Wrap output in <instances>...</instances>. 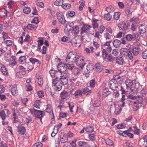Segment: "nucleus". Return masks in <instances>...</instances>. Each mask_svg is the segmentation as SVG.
Returning a JSON list of instances; mask_svg holds the SVG:
<instances>
[{"label":"nucleus","mask_w":147,"mask_h":147,"mask_svg":"<svg viewBox=\"0 0 147 147\" xmlns=\"http://www.w3.org/2000/svg\"><path fill=\"white\" fill-rule=\"evenodd\" d=\"M129 25L128 24H126L124 22H122L119 23L118 27L120 30L123 31L127 30L129 27Z\"/></svg>","instance_id":"9d476101"},{"label":"nucleus","mask_w":147,"mask_h":147,"mask_svg":"<svg viewBox=\"0 0 147 147\" xmlns=\"http://www.w3.org/2000/svg\"><path fill=\"white\" fill-rule=\"evenodd\" d=\"M67 22L68 23L66 24L65 29V30L67 32H69L73 28L74 24L73 22H71L70 23H69L68 22Z\"/></svg>","instance_id":"4468645a"},{"label":"nucleus","mask_w":147,"mask_h":147,"mask_svg":"<svg viewBox=\"0 0 147 147\" xmlns=\"http://www.w3.org/2000/svg\"><path fill=\"white\" fill-rule=\"evenodd\" d=\"M108 62H113L115 59V57L112 56L111 54L108 55L107 58H106Z\"/></svg>","instance_id":"cd10ccee"},{"label":"nucleus","mask_w":147,"mask_h":147,"mask_svg":"<svg viewBox=\"0 0 147 147\" xmlns=\"http://www.w3.org/2000/svg\"><path fill=\"white\" fill-rule=\"evenodd\" d=\"M106 10L108 12V13H110L111 12H113L114 11L113 7L111 5H109L106 8Z\"/></svg>","instance_id":"a19ab883"},{"label":"nucleus","mask_w":147,"mask_h":147,"mask_svg":"<svg viewBox=\"0 0 147 147\" xmlns=\"http://www.w3.org/2000/svg\"><path fill=\"white\" fill-rule=\"evenodd\" d=\"M112 54L115 56H117L119 54V51L117 49H113L112 52Z\"/></svg>","instance_id":"0e129e2a"},{"label":"nucleus","mask_w":147,"mask_h":147,"mask_svg":"<svg viewBox=\"0 0 147 147\" xmlns=\"http://www.w3.org/2000/svg\"><path fill=\"white\" fill-rule=\"evenodd\" d=\"M32 112L34 113L35 117L39 118L41 121V118L42 117L43 115H44V112L42 111L36 109H34Z\"/></svg>","instance_id":"9b49d317"},{"label":"nucleus","mask_w":147,"mask_h":147,"mask_svg":"<svg viewBox=\"0 0 147 147\" xmlns=\"http://www.w3.org/2000/svg\"><path fill=\"white\" fill-rule=\"evenodd\" d=\"M116 63L120 65L123 64L124 62L123 59L121 57H117L116 58Z\"/></svg>","instance_id":"5701e85b"},{"label":"nucleus","mask_w":147,"mask_h":147,"mask_svg":"<svg viewBox=\"0 0 147 147\" xmlns=\"http://www.w3.org/2000/svg\"><path fill=\"white\" fill-rule=\"evenodd\" d=\"M68 93L65 91H64L61 93L60 96L63 99H65L68 96Z\"/></svg>","instance_id":"7c9ffc66"},{"label":"nucleus","mask_w":147,"mask_h":147,"mask_svg":"<svg viewBox=\"0 0 147 147\" xmlns=\"http://www.w3.org/2000/svg\"><path fill=\"white\" fill-rule=\"evenodd\" d=\"M120 14V13L119 12H115L113 16L114 19L116 20H118L119 18Z\"/></svg>","instance_id":"c9c22d12"},{"label":"nucleus","mask_w":147,"mask_h":147,"mask_svg":"<svg viewBox=\"0 0 147 147\" xmlns=\"http://www.w3.org/2000/svg\"><path fill=\"white\" fill-rule=\"evenodd\" d=\"M80 71V69L78 68H76L74 69L73 72L75 76L78 75Z\"/></svg>","instance_id":"bf43d9fd"},{"label":"nucleus","mask_w":147,"mask_h":147,"mask_svg":"<svg viewBox=\"0 0 147 147\" xmlns=\"http://www.w3.org/2000/svg\"><path fill=\"white\" fill-rule=\"evenodd\" d=\"M71 6V5L69 3H63L62 5V6L63 8L65 9L66 10H67Z\"/></svg>","instance_id":"603ef678"},{"label":"nucleus","mask_w":147,"mask_h":147,"mask_svg":"<svg viewBox=\"0 0 147 147\" xmlns=\"http://www.w3.org/2000/svg\"><path fill=\"white\" fill-rule=\"evenodd\" d=\"M92 27V26L90 25L86 24L84 25L81 28L80 34H82L84 33L88 32L90 28H91Z\"/></svg>","instance_id":"f8f14e48"},{"label":"nucleus","mask_w":147,"mask_h":147,"mask_svg":"<svg viewBox=\"0 0 147 147\" xmlns=\"http://www.w3.org/2000/svg\"><path fill=\"white\" fill-rule=\"evenodd\" d=\"M84 58L82 56H78L75 62L76 65L82 69L85 65Z\"/></svg>","instance_id":"20e7f679"},{"label":"nucleus","mask_w":147,"mask_h":147,"mask_svg":"<svg viewBox=\"0 0 147 147\" xmlns=\"http://www.w3.org/2000/svg\"><path fill=\"white\" fill-rule=\"evenodd\" d=\"M70 76L69 74H63L61 77L59 78L58 81L61 83L63 85L67 84L68 82V78Z\"/></svg>","instance_id":"39448f33"},{"label":"nucleus","mask_w":147,"mask_h":147,"mask_svg":"<svg viewBox=\"0 0 147 147\" xmlns=\"http://www.w3.org/2000/svg\"><path fill=\"white\" fill-rule=\"evenodd\" d=\"M8 14V13H7V11L5 9L3 8L0 10V17L1 18H3Z\"/></svg>","instance_id":"aec40b11"},{"label":"nucleus","mask_w":147,"mask_h":147,"mask_svg":"<svg viewBox=\"0 0 147 147\" xmlns=\"http://www.w3.org/2000/svg\"><path fill=\"white\" fill-rule=\"evenodd\" d=\"M109 86L113 90H115L117 88L118 83L116 79L112 80L109 82Z\"/></svg>","instance_id":"1a4fd4ad"},{"label":"nucleus","mask_w":147,"mask_h":147,"mask_svg":"<svg viewBox=\"0 0 147 147\" xmlns=\"http://www.w3.org/2000/svg\"><path fill=\"white\" fill-rule=\"evenodd\" d=\"M52 81L53 85L56 86V91H59L61 89L63 84L59 82L58 80L55 79H53Z\"/></svg>","instance_id":"6e6552de"},{"label":"nucleus","mask_w":147,"mask_h":147,"mask_svg":"<svg viewBox=\"0 0 147 147\" xmlns=\"http://www.w3.org/2000/svg\"><path fill=\"white\" fill-rule=\"evenodd\" d=\"M104 37L106 40L110 39L111 37V34L108 32H106L104 34Z\"/></svg>","instance_id":"e2e57ef3"},{"label":"nucleus","mask_w":147,"mask_h":147,"mask_svg":"<svg viewBox=\"0 0 147 147\" xmlns=\"http://www.w3.org/2000/svg\"><path fill=\"white\" fill-rule=\"evenodd\" d=\"M26 71H17L16 76L17 77L20 78H22L26 74Z\"/></svg>","instance_id":"6ab92c4d"},{"label":"nucleus","mask_w":147,"mask_h":147,"mask_svg":"<svg viewBox=\"0 0 147 147\" xmlns=\"http://www.w3.org/2000/svg\"><path fill=\"white\" fill-rule=\"evenodd\" d=\"M79 146L80 147H87V143L85 142L80 141L78 143Z\"/></svg>","instance_id":"ea45409f"},{"label":"nucleus","mask_w":147,"mask_h":147,"mask_svg":"<svg viewBox=\"0 0 147 147\" xmlns=\"http://www.w3.org/2000/svg\"><path fill=\"white\" fill-rule=\"evenodd\" d=\"M11 92L13 95L16 96L18 93V90L17 89V85H14L12 87L11 90Z\"/></svg>","instance_id":"a211bd4d"},{"label":"nucleus","mask_w":147,"mask_h":147,"mask_svg":"<svg viewBox=\"0 0 147 147\" xmlns=\"http://www.w3.org/2000/svg\"><path fill=\"white\" fill-rule=\"evenodd\" d=\"M140 96L139 95L137 97L135 96L131 97V99L135 100L134 101H131V106H132L134 111L137 110L139 107L141 106V105L143 102V98L140 97Z\"/></svg>","instance_id":"f03ea898"},{"label":"nucleus","mask_w":147,"mask_h":147,"mask_svg":"<svg viewBox=\"0 0 147 147\" xmlns=\"http://www.w3.org/2000/svg\"><path fill=\"white\" fill-rule=\"evenodd\" d=\"M57 19L59 22L62 24H64L66 22L63 13L61 11L57 12L56 13Z\"/></svg>","instance_id":"0eeeda50"},{"label":"nucleus","mask_w":147,"mask_h":147,"mask_svg":"<svg viewBox=\"0 0 147 147\" xmlns=\"http://www.w3.org/2000/svg\"><path fill=\"white\" fill-rule=\"evenodd\" d=\"M55 72V76H54V77L55 78V79L58 80L59 78H61L63 75H62L61 72L59 71H56Z\"/></svg>","instance_id":"a878e982"},{"label":"nucleus","mask_w":147,"mask_h":147,"mask_svg":"<svg viewBox=\"0 0 147 147\" xmlns=\"http://www.w3.org/2000/svg\"><path fill=\"white\" fill-rule=\"evenodd\" d=\"M85 130L88 132H92L94 131L93 127L91 126H88L86 128Z\"/></svg>","instance_id":"6e6d98bb"},{"label":"nucleus","mask_w":147,"mask_h":147,"mask_svg":"<svg viewBox=\"0 0 147 147\" xmlns=\"http://www.w3.org/2000/svg\"><path fill=\"white\" fill-rule=\"evenodd\" d=\"M26 129L24 127L20 126L18 127V131L19 133L21 135L24 134L26 132Z\"/></svg>","instance_id":"412c9836"},{"label":"nucleus","mask_w":147,"mask_h":147,"mask_svg":"<svg viewBox=\"0 0 147 147\" xmlns=\"http://www.w3.org/2000/svg\"><path fill=\"white\" fill-rule=\"evenodd\" d=\"M112 16L109 13L105 14L104 15V17L105 18L107 21L110 20L112 18Z\"/></svg>","instance_id":"09e8293b"},{"label":"nucleus","mask_w":147,"mask_h":147,"mask_svg":"<svg viewBox=\"0 0 147 147\" xmlns=\"http://www.w3.org/2000/svg\"><path fill=\"white\" fill-rule=\"evenodd\" d=\"M16 58L15 56H11L10 58V61L9 65L13 66L17 64V62Z\"/></svg>","instance_id":"f3484780"},{"label":"nucleus","mask_w":147,"mask_h":147,"mask_svg":"<svg viewBox=\"0 0 147 147\" xmlns=\"http://www.w3.org/2000/svg\"><path fill=\"white\" fill-rule=\"evenodd\" d=\"M5 111H2L0 112V116L1 117L3 120H5L6 117V115L5 113Z\"/></svg>","instance_id":"c03bdc74"},{"label":"nucleus","mask_w":147,"mask_h":147,"mask_svg":"<svg viewBox=\"0 0 147 147\" xmlns=\"http://www.w3.org/2000/svg\"><path fill=\"white\" fill-rule=\"evenodd\" d=\"M95 81L94 80H91L90 82V86L91 88H94L95 86Z\"/></svg>","instance_id":"680f3d73"},{"label":"nucleus","mask_w":147,"mask_h":147,"mask_svg":"<svg viewBox=\"0 0 147 147\" xmlns=\"http://www.w3.org/2000/svg\"><path fill=\"white\" fill-rule=\"evenodd\" d=\"M142 57L144 59L147 58V50L145 51L142 52Z\"/></svg>","instance_id":"774afa93"},{"label":"nucleus","mask_w":147,"mask_h":147,"mask_svg":"<svg viewBox=\"0 0 147 147\" xmlns=\"http://www.w3.org/2000/svg\"><path fill=\"white\" fill-rule=\"evenodd\" d=\"M51 105L49 104L47 105V107L46 109V111L48 113H51L52 112V114L53 117H54V115L53 114V110L51 108Z\"/></svg>","instance_id":"473e14b6"},{"label":"nucleus","mask_w":147,"mask_h":147,"mask_svg":"<svg viewBox=\"0 0 147 147\" xmlns=\"http://www.w3.org/2000/svg\"><path fill=\"white\" fill-rule=\"evenodd\" d=\"M133 128L134 129V134H139L140 133V129L136 126H134Z\"/></svg>","instance_id":"338daca9"},{"label":"nucleus","mask_w":147,"mask_h":147,"mask_svg":"<svg viewBox=\"0 0 147 147\" xmlns=\"http://www.w3.org/2000/svg\"><path fill=\"white\" fill-rule=\"evenodd\" d=\"M121 44V41L117 39H115L113 42V46L116 48L119 47Z\"/></svg>","instance_id":"393cba45"},{"label":"nucleus","mask_w":147,"mask_h":147,"mask_svg":"<svg viewBox=\"0 0 147 147\" xmlns=\"http://www.w3.org/2000/svg\"><path fill=\"white\" fill-rule=\"evenodd\" d=\"M108 55V53L106 49H103L102 51V56L103 59H105L107 58Z\"/></svg>","instance_id":"a18cd8bd"},{"label":"nucleus","mask_w":147,"mask_h":147,"mask_svg":"<svg viewBox=\"0 0 147 147\" xmlns=\"http://www.w3.org/2000/svg\"><path fill=\"white\" fill-rule=\"evenodd\" d=\"M76 54L73 53L69 52L68 54L66 57V62L69 63H72L75 61L77 57Z\"/></svg>","instance_id":"423d86ee"},{"label":"nucleus","mask_w":147,"mask_h":147,"mask_svg":"<svg viewBox=\"0 0 147 147\" xmlns=\"http://www.w3.org/2000/svg\"><path fill=\"white\" fill-rule=\"evenodd\" d=\"M1 70L2 73H3V75H6L8 74L7 71L4 65H3L1 67Z\"/></svg>","instance_id":"c85d7f7f"},{"label":"nucleus","mask_w":147,"mask_h":147,"mask_svg":"<svg viewBox=\"0 0 147 147\" xmlns=\"http://www.w3.org/2000/svg\"><path fill=\"white\" fill-rule=\"evenodd\" d=\"M26 58L25 56H21L18 60L19 62L21 64H24L26 62Z\"/></svg>","instance_id":"bb28decb"},{"label":"nucleus","mask_w":147,"mask_h":147,"mask_svg":"<svg viewBox=\"0 0 147 147\" xmlns=\"http://www.w3.org/2000/svg\"><path fill=\"white\" fill-rule=\"evenodd\" d=\"M37 78V81L40 86H41L43 84L42 78L40 76H36Z\"/></svg>","instance_id":"2f4dec72"},{"label":"nucleus","mask_w":147,"mask_h":147,"mask_svg":"<svg viewBox=\"0 0 147 147\" xmlns=\"http://www.w3.org/2000/svg\"><path fill=\"white\" fill-rule=\"evenodd\" d=\"M127 53H126L125 57L129 59V60H132L133 58V56L132 54L131 51L128 50Z\"/></svg>","instance_id":"4be33fe9"},{"label":"nucleus","mask_w":147,"mask_h":147,"mask_svg":"<svg viewBox=\"0 0 147 147\" xmlns=\"http://www.w3.org/2000/svg\"><path fill=\"white\" fill-rule=\"evenodd\" d=\"M128 49H127L122 48L120 50V52L122 56L125 57Z\"/></svg>","instance_id":"72a5a7b5"},{"label":"nucleus","mask_w":147,"mask_h":147,"mask_svg":"<svg viewBox=\"0 0 147 147\" xmlns=\"http://www.w3.org/2000/svg\"><path fill=\"white\" fill-rule=\"evenodd\" d=\"M31 9L29 7H25L23 9L24 12L26 14H29L31 11Z\"/></svg>","instance_id":"de8ad7c7"},{"label":"nucleus","mask_w":147,"mask_h":147,"mask_svg":"<svg viewBox=\"0 0 147 147\" xmlns=\"http://www.w3.org/2000/svg\"><path fill=\"white\" fill-rule=\"evenodd\" d=\"M82 93L83 94H86L88 92H91V90L88 87H85L83 89Z\"/></svg>","instance_id":"13d9d810"},{"label":"nucleus","mask_w":147,"mask_h":147,"mask_svg":"<svg viewBox=\"0 0 147 147\" xmlns=\"http://www.w3.org/2000/svg\"><path fill=\"white\" fill-rule=\"evenodd\" d=\"M57 127L56 126L54 127L53 129L54 131L52 132L51 134V136L52 137H54L58 131V130L57 129Z\"/></svg>","instance_id":"8fccbe9b"},{"label":"nucleus","mask_w":147,"mask_h":147,"mask_svg":"<svg viewBox=\"0 0 147 147\" xmlns=\"http://www.w3.org/2000/svg\"><path fill=\"white\" fill-rule=\"evenodd\" d=\"M131 101L130 100H126L124 102H122L123 103V104L120 107H124V106H125V104H128V105H129V106L130 105H131Z\"/></svg>","instance_id":"79ce46f5"},{"label":"nucleus","mask_w":147,"mask_h":147,"mask_svg":"<svg viewBox=\"0 0 147 147\" xmlns=\"http://www.w3.org/2000/svg\"><path fill=\"white\" fill-rule=\"evenodd\" d=\"M105 142L107 145L109 146H112L113 144V141L110 139L107 138L105 139Z\"/></svg>","instance_id":"864d4df0"},{"label":"nucleus","mask_w":147,"mask_h":147,"mask_svg":"<svg viewBox=\"0 0 147 147\" xmlns=\"http://www.w3.org/2000/svg\"><path fill=\"white\" fill-rule=\"evenodd\" d=\"M135 82V80L127 79L125 81V83L127 89H129L133 93L137 94L138 93V90L141 89L140 88L141 86H139L137 89L135 87L136 83Z\"/></svg>","instance_id":"f257e3e1"},{"label":"nucleus","mask_w":147,"mask_h":147,"mask_svg":"<svg viewBox=\"0 0 147 147\" xmlns=\"http://www.w3.org/2000/svg\"><path fill=\"white\" fill-rule=\"evenodd\" d=\"M100 101L98 100H96L94 101L93 106L94 107H97L100 106Z\"/></svg>","instance_id":"4d7b16f0"},{"label":"nucleus","mask_w":147,"mask_h":147,"mask_svg":"<svg viewBox=\"0 0 147 147\" xmlns=\"http://www.w3.org/2000/svg\"><path fill=\"white\" fill-rule=\"evenodd\" d=\"M98 21V20H94L92 22L93 27L94 29L98 27V24L97 23Z\"/></svg>","instance_id":"3c124183"},{"label":"nucleus","mask_w":147,"mask_h":147,"mask_svg":"<svg viewBox=\"0 0 147 147\" xmlns=\"http://www.w3.org/2000/svg\"><path fill=\"white\" fill-rule=\"evenodd\" d=\"M95 67L97 71L99 72H100L102 70V66L100 63H97L95 64Z\"/></svg>","instance_id":"b1692460"},{"label":"nucleus","mask_w":147,"mask_h":147,"mask_svg":"<svg viewBox=\"0 0 147 147\" xmlns=\"http://www.w3.org/2000/svg\"><path fill=\"white\" fill-rule=\"evenodd\" d=\"M136 34H133V35L128 34L126 36V38L128 41H130L136 38Z\"/></svg>","instance_id":"dca6fc26"},{"label":"nucleus","mask_w":147,"mask_h":147,"mask_svg":"<svg viewBox=\"0 0 147 147\" xmlns=\"http://www.w3.org/2000/svg\"><path fill=\"white\" fill-rule=\"evenodd\" d=\"M111 92L108 88H105L103 90V95L105 97L107 96L108 95L110 94Z\"/></svg>","instance_id":"58836bf2"},{"label":"nucleus","mask_w":147,"mask_h":147,"mask_svg":"<svg viewBox=\"0 0 147 147\" xmlns=\"http://www.w3.org/2000/svg\"><path fill=\"white\" fill-rule=\"evenodd\" d=\"M58 69L59 71L61 72H63L65 71L66 72V68L65 66V64H61L58 65Z\"/></svg>","instance_id":"2eb2a0df"},{"label":"nucleus","mask_w":147,"mask_h":147,"mask_svg":"<svg viewBox=\"0 0 147 147\" xmlns=\"http://www.w3.org/2000/svg\"><path fill=\"white\" fill-rule=\"evenodd\" d=\"M80 28L78 26H75L73 30V32L75 34H77L80 32V31L79 30Z\"/></svg>","instance_id":"c756f323"},{"label":"nucleus","mask_w":147,"mask_h":147,"mask_svg":"<svg viewBox=\"0 0 147 147\" xmlns=\"http://www.w3.org/2000/svg\"><path fill=\"white\" fill-rule=\"evenodd\" d=\"M68 140V139L67 138H66V135L65 134H64L63 137H60V141L62 143H63L67 142Z\"/></svg>","instance_id":"37998d69"},{"label":"nucleus","mask_w":147,"mask_h":147,"mask_svg":"<svg viewBox=\"0 0 147 147\" xmlns=\"http://www.w3.org/2000/svg\"><path fill=\"white\" fill-rule=\"evenodd\" d=\"M141 86L142 87V86ZM140 88L141 89L138 90V92L140 91V94L142 95V96H144L146 94V91L144 87L142 88V87H141Z\"/></svg>","instance_id":"e433bc0d"},{"label":"nucleus","mask_w":147,"mask_h":147,"mask_svg":"<svg viewBox=\"0 0 147 147\" xmlns=\"http://www.w3.org/2000/svg\"><path fill=\"white\" fill-rule=\"evenodd\" d=\"M7 46H10L12 45L13 43L12 41L11 40H7L5 41Z\"/></svg>","instance_id":"69168bd1"},{"label":"nucleus","mask_w":147,"mask_h":147,"mask_svg":"<svg viewBox=\"0 0 147 147\" xmlns=\"http://www.w3.org/2000/svg\"><path fill=\"white\" fill-rule=\"evenodd\" d=\"M146 27L143 24H141L139 27V32L141 36H144L146 31Z\"/></svg>","instance_id":"ddd939ff"},{"label":"nucleus","mask_w":147,"mask_h":147,"mask_svg":"<svg viewBox=\"0 0 147 147\" xmlns=\"http://www.w3.org/2000/svg\"><path fill=\"white\" fill-rule=\"evenodd\" d=\"M143 49L141 45H138L132 48L131 49V52L134 56H137L140 53H141Z\"/></svg>","instance_id":"7ed1b4c3"},{"label":"nucleus","mask_w":147,"mask_h":147,"mask_svg":"<svg viewBox=\"0 0 147 147\" xmlns=\"http://www.w3.org/2000/svg\"><path fill=\"white\" fill-rule=\"evenodd\" d=\"M82 92L80 90H77L74 93L75 96L78 97V96H81L82 95Z\"/></svg>","instance_id":"5fc2aeb1"},{"label":"nucleus","mask_w":147,"mask_h":147,"mask_svg":"<svg viewBox=\"0 0 147 147\" xmlns=\"http://www.w3.org/2000/svg\"><path fill=\"white\" fill-rule=\"evenodd\" d=\"M122 110L120 106H118L117 108L116 109L115 113V114L118 115L119 114L121 113Z\"/></svg>","instance_id":"052dcab7"},{"label":"nucleus","mask_w":147,"mask_h":147,"mask_svg":"<svg viewBox=\"0 0 147 147\" xmlns=\"http://www.w3.org/2000/svg\"><path fill=\"white\" fill-rule=\"evenodd\" d=\"M65 64L66 68L70 70H72L74 67V66L73 64H70V63H65Z\"/></svg>","instance_id":"49530a36"},{"label":"nucleus","mask_w":147,"mask_h":147,"mask_svg":"<svg viewBox=\"0 0 147 147\" xmlns=\"http://www.w3.org/2000/svg\"><path fill=\"white\" fill-rule=\"evenodd\" d=\"M63 0H56L54 2V4L55 5L62 6V5L63 4Z\"/></svg>","instance_id":"4c0bfd02"},{"label":"nucleus","mask_w":147,"mask_h":147,"mask_svg":"<svg viewBox=\"0 0 147 147\" xmlns=\"http://www.w3.org/2000/svg\"><path fill=\"white\" fill-rule=\"evenodd\" d=\"M37 26L31 24H28L26 26V28L29 30H32L37 28Z\"/></svg>","instance_id":"f704fd0d"}]
</instances>
